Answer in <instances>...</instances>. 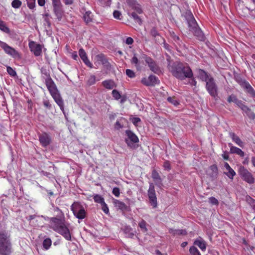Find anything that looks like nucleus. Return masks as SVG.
Instances as JSON below:
<instances>
[{
	"label": "nucleus",
	"instance_id": "nucleus-1",
	"mask_svg": "<svg viewBox=\"0 0 255 255\" xmlns=\"http://www.w3.org/2000/svg\"><path fill=\"white\" fill-rule=\"evenodd\" d=\"M168 67L172 75L179 80H183L193 76L192 71L187 63L176 62L172 65L169 64Z\"/></svg>",
	"mask_w": 255,
	"mask_h": 255
},
{
	"label": "nucleus",
	"instance_id": "nucleus-2",
	"mask_svg": "<svg viewBox=\"0 0 255 255\" xmlns=\"http://www.w3.org/2000/svg\"><path fill=\"white\" fill-rule=\"evenodd\" d=\"M55 210L60 211L61 215L64 217V214L58 207L56 208ZM49 222L50 228L61 235L67 241H71V234L68 228L65 224L64 217L63 219L51 217L49 219Z\"/></svg>",
	"mask_w": 255,
	"mask_h": 255
},
{
	"label": "nucleus",
	"instance_id": "nucleus-3",
	"mask_svg": "<svg viewBox=\"0 0 255 255\" xmlns=\"http://www.w3.org/2000/svg\"><path fill=\"white\" fill-rule=\"evenodd\" d=\"M186 21L189 30L191 31L198 39L201 41L205 39L204 35L198 26L192 12L190 10L186 11L182 15Z\"/></svg>",
	"mask_w": 255,
	"mask_h": 255
},
{
	"label": "nucleus",
	"instance_id": "nucleus-4",
	"mask_svg": "<svg viewBox=\"0 0 255 255\" xmlns=\"http://www.w3.org/2000/svg\"><path fill=\"white\" fill-rule=\"evenodd\" d=\"M46 86L51 96L54 100L56 104L59 106L60 109L64 111V105L62 98L57 88V87L50 75H47V78L45 80Z\"/></svg>",
	"mask_w": 255,
	"mask_h": 255
},
{
	"label": "nucleus",
	"instance_id": "nucleus-5",
	"mask_svg": "<svg viewBox=\"0 0 255 255\" xmlns=\"http://www.w3.org/2000/svg\"><path fill=\"white\" fill-rule=\"evenodd\" d=\"M12 252L10 235L5 230L0 231V254L9 255Z\"/></svg>",
	"mask_w": 255,
	"mask_h": 255
},
{
	"label": "nucleus",
	"instance_id": "nucleus-6",
	"mask_svg": "<svg viewBox=\"0 0 255 255\" xmlns=\"http://www.w3.org/2000/svg\"><path fill=\"white\" fill-rule=\"evenodd\" d=\"M235 80L247 94L251 97L255 98V90L249 82L239 75L235 76Z\"/></svg>",
	"mask_w": 255,
	"mask_h": 255
},
{
	"label": "nucleus",
	"instance_id": "nucleus-7",
	"mask_svg": "<svg viewBox=\"0 0 255 255\" xmlns=\"http://www.w3.org/2000/svg\"><path fill=\"white\" fill-rule=\"evenodd\" d=\"M71 210L74 215L79 219H83L86 217L85 209L80 203L74 202L71 206Z\"/></svg>",
	"mask_w": 255,
	"mask_h": 255
},
{
	"label": "nucleus",
	"instance_id": "nucleus-8",
	"mask_svg": "<svg viewBox=\"0 0 255 255\" xmlns=\"http://www.w3.org/2000/svg\"><path fill=\"white\" fill-rule=\"evenodd\" d=\"M206 89L211 96L214 98L217 97L218 86L213 77L206 82Z\"/></svg>",
	"mask_w": 255,
	"mask_h": 255
},
{
	"label": "nucleus",
	"instance_id": "nucleus-9",
	"mask_svg": "<svg viewBox=\"0 0 255 255\" xmlns=\"http://www.w3.org/2000/svg\"><path fill=\"white\" fill-rule=\"evenodd\" d=\"M0 47L4 52L14 58H20V54L13 47L9 46L7 43L0 40Z\"/></svg>",
	"mask_w": 255,
	"mask_h": 255
},
{
	"label": "nucleus",
	"instance_id": "nucleus-10",
	"mask_svg": "<svg viewBox=\"0 0 255 255\" xmlns=\"http://www.w3.org/2000/svg\"><path fill=\"white\" fill-rule=\"evenodd\" d=\"M52 3L54 12L56 17L60 20L62 17L63 13L60 0H52Z\"/></svg>",
	"mask_w": 255,
	"mask_h": 255
},
{
	"label": "nucleus",
	"instance_id": "nucleus-11",
	"mask_svg": "<svg viewBox=\"0 0 255 255\" xmlns=\"http://www.w3.org/2000/svg\"><path fill=\"white\" fill-rule=\"evenodd\" d=\"M143 58L144 59L146 63L148 65L150 70L155 73H158V72L159 71V67L154 60L146 55H143Z\"/></svg>",
	"mask_w": 255,
	"mask_h": 255
},
{
	"label": "nucleus",
	"instance_id": "nucleus-12",
	"mask_svg": "<svg viewBox=\"0 0 255 255\" xmlns=\"http://www.w3.org/2000/svg\"><path fill=\"white\" fill-rule=\"evenodd\" d=\"M148 196L149 202L153 208L157 207V198L153 185H150L148 190Z\"/></svg>",
	"mask_w": 255,
	"mask_h": 255
},
{
	"label": "nucleus",
	"instance_id": "nucleus-13",
	"mask_svg": "<svg viewBox=\"0 0 255 255\" xmlns=\"http://www.w3.org/2000/svg\"><path fill=\"white\" fill-rule=\"evenodd\" d=\"M158 78L154 75H150L148 77L141 79V83L146 86H154L157 83Z\"/></svg>",
	"mask_w": 255,
	"mask_h": 255
},
{
	"label": "nucleus",
	"instance_id": "nucleus-14",
	"mask_svg": "<svg viewBox=\"0 0 255 255\" xmlns=\"http://www.w3.org/2000/svg\"><path fill=\"white\" fill-rule=\"evenodd\" d=\"M39 140L43 147H46L51 142V137L47 133L44 132L39 135Z\"/></svg>",
	"mask_w": 255,
	"mask_h": 255
},
{
	"label": "nucleus",
	"instance_id": "nucleus-15",
	"mask_svg": "<svg viewBox=\"0 0 255 255\" xmlns=\"http://www.w3.org/2000/svg\"><path fill=\"white\" fill-rule=\"evenodd\" d=\"M128 6L131 9L134 10L137 13L140 14L142 13V10L140 4L137 3L136 0H126Z\"/></svg>",
	"mask_w": 255,
	"mask_h": 255
},
{
	"label": "nucleus",
	"instance_id": "nucleus-16",
	"mask_svg": "<svg viewBox=\"0 0 255 255\" xmlns=\"http://www.w3.org/2000/svg\"><path fill=\"white\" fill-rule=\"evenodd\" d=\"M29 46L31 51L33 53L35 56H38L41 55L42 49L40 44H36L34 42L32 41L29 42Z\"/></svg>",
	"mask_w": 255,
	"mask_h": 255
},
{
	"label": "nucleus",
	"instance_id": "nucleus-17",
	"mask_svg": "<svg viewBox=\"0 0 255 255\" xmlns=\"http://www.w3.org/2000/svg\"><path fill=\"white\" fill-rule=\"evenodd\" d=\"M79 55L86 65L91 68H92L93 65L88 59L87 54L84 49L80 48L79 50Z\"/></svg>",
	"mask_w": 255,
	"mask_h": 255
},
{
	"label": "nucleus",
	"instance_id": "nucleus-18",
	"mask_svg": "<svg viewBox=\"0 0 255 255\" xmlns=\"http://www.w3.org/2000/svg\"><path fill=\"white\" fill-rule=\"evenodd\" d=\"M126 132L127 135L128 137V138L126 139V142L127 143L128 145H130V144L128 142V140H129L132 143L138 142V138L133 132H132L131 130H126Z\"/></svg>",
	"mask_w": 255,
	"mask_h": 255
},
{
	"label": "nucleus",
	"instance_id": "nucleus-19",
	"mask_svg": "<svg viewBox=\"0 0 255 255\" xmlns=\"http://www.w3.org/2000/svg\"><path fill=\"white\" fill-rule=\"evenodd\" d=\"M194 245L197 246L202 251H205L206 250V242L201 237H199L194 241Z\"/></svg>",
	"mask_w": 255,
	"mask_h": 255
},
{
	"label": "nucleus",
	"instance_id": "nucleus-20",
	"mask_svg": "<svg viewBox=\"0 0 255 255\" xmlns=\"http://www.w3.org/2000/svg\"><path fill=\"white\" fill-rule=\"evenodd\" d=\"M198 77L202 81L207 82L210 78H212V77L208 75L207 72L202 69H199L198 70Z\"/></svg>",
	"mask_w": 255,
	"mask_h": 255
},
{
	"label": "nucleus",
	"instance_id": "nucleus-21",
	"mask_svg": "<svg viewBox=\"0 0 255 255\" xmlns=\"http://www.w3.org/2000/svg\"><path fill=\"white\" fill-rule=\"evenodd\" d=\"M96 58L97 61L101 62L102 65L105 67L108 68L111 66L110 63L108 62V60L105 58V56L103 54H98L96 56Z\"/></svg>",
	"mask_w": 255,
	"mask_h": 255
},
{
	"label": "nucleus",
	"instance_id": "nucleus-22",
	"mask_svg": "<svg viewBox=\"0 0 255 255\" xmlns=\"http://www.w3.org/2000/svg\"><path fill=\"white\" fill-rule=\"evenodd\" d=\"M102 84L104 88L108 90H112L116 87L115 82L112 80H104Z\"/></svg>",
	"mask_w": 255,
	"mask_h": 255
},
{
	"label": "nucleus",
	"instance_id": "nucleus-23",
	"mask_svg": "<svg viewBox=\"0 0 255 255\" xmlns=\"http://www.w3.org/2000/svg\"><path fill=\"white\" fill-rule=\"evenodd\" d=\"M113 203L115 207L122 211H126L128 209V206L125 203L117 199H113Z\"/></svg>",
	"mask_w": 255,
	"mask_h": 255
},
{
	"label": "nucleus",
	"instance_id": "nucleus-24",
	"mask_svg": "<svg viewBox=\"0 0 255 255\" xmlns=\"http://www.w3.org/2000/svg\"><path fill=\"white\" fill-rule=\"evenodd\" d=\"M230 136L232 138L233 141L239 146L242 147L244 146L243 142L241 140L238 136L235 134V133L230 132Z\"/></svg>",
	"mask_w": 255,
	"mask_h": 255
},
{
	"label": "nucleus",
	"instance_id": "nucleus-25",
	"mask_svg": "<svg viewBox=\"0 0 255 255\" xmlns=\"http://www.w3.org/2000/svg\"><path fill=\"white\" fill-rule=\"evenodd\" d=\"M230 152L232 153H236L240 155L241 157H244L245 155L244 151H243L240 148L234 146H231Z\"/></svg>",
	"mask_w": 255,
	"mask_h": 255
},
{
	"label": "nucleus",
	"instance_id": "nucleus-26",
	"mask_svg": "<svg viewBox=\"0 0 255 255\" xmlns=\"http://www.w3.org/2000/svg\"><path fill=\"white\" fill-rule=\"evenodd\" d=\"M170 234H172L174 236L176 235H186L187 232L184 230H180V229H169Z\"/></svg>",
	"mask_w": 255,
	"mask_h": 255
},
{
	"label": "nucleus",
	"instance_id": "nucleus-27",
	"mask_svg": "<svg viewBox=\"0 0 255 255\" xmlns=\"http://www.w3.org/2000/svg\"><path fill=\"white\" fill-rule=\"evenodd\" d=\"M83 18L86 23H88L92 21L93 14L90 11H86L83 16Z\"/></svg>",
	"mask_w": 255,
	"mask_h": 255
},
{
	"label": "nucleus",
	"instance_id": "nucleus-28",
	"mask_svg": "<svg viewBox=\"0 0 255 255\" xmlns=\"http://www.w3.org/2000/svg\"><path fill=\"white\" fill-rule=\"evenodd\" d=\"M242 178L244 181L249 184H253L255 182V179L253 177L252 174L250 172L247 173V174L245 175V176Z\"/></svg>",
	"mask_w": 255,
	"mask_h": 255
},
{
	"label": "nucleus",
	"instance_id": "nucleus-29",
	"mask_svg": "<svg viewBox=\"0 0 255 255\" xmlns=\"http://www.w3.org/2000/svg\"><path fill=\"white\" fill-rule=\"evenodd\" d=\"M126 121V119L122 117L119 120L117 121L115 124V128L117 130H119L124 127V122Z\"/></svg>",
	"mask_w": 255,
	"mask_h": 255
},
{
	"label": "nucleus",
	"instance_id": "nucleus-30",
	"mask_svg": "<svg viewBox=\"0 0 255 255\" xmlns=\"http://www.w3.org/2000/svg\"><path fill=\"white\" fill-rule=\"evenodd\" d=\"M52 245L51 240L48 238L44 240L42 243V246L44 250H48L49 249Z\"/></svg>",
	"mask_w": 255,
	"mask_h": 255
},
{
	"label": "nucleus",
	"instance_id": "nucleus-31",
	"mask_svg": "<svg viewBox=\"0 0 255 255\" xmlns=\"http://www.w3.org/2000/svg\"><path fill=\"white\" fill-rule=\"evenodd\" d=\"M243 112L246 113L250 119L252 120L255 119V114L249 108L247 107V109H245Z\"/></svg>",
	"mask_w": 255,
	"mask_h": 255
},
{
	"label": "nucleus",
	"instance_id": "nucleus-32",
	"mask_svg": "<svg viewBox=\"0 0 255 255\" xmlns=\"http://www.w3.org/2000/svg\"><path fill=\"white\" fill-rule=\"evenodd\" d=\"M0 29L6 33H9L10 30L9 28L6 26L5 22L0 19Z\"/></svg>",
	"mask_w": 255,
	"mask_h": 255
},
{
	"label": "nucleus",
	"instance_id": "nucleus-33",
	"mask_svg": "<svg viewBox=\"0 0 255 255\" xmlns=\"http://www.w3.org/2000/svg\"><path fill=\"white\" fill-rule=\"evenodd\" d=\"M246 201L254 211H255V200L248 196L246 197Z\"/></svg>",
	"mask_w": 255,
	"mask_h": 255
},
{
	"label": "nucleus",
	"instance_id": "nucleus-34",
	"mask_svg": "<svg viewBox=\"0 0 255 255\" xmlns=\"http://www.w3.org/2000/svg\"><path fill=\"white\" fill-rule=\"evenodd\" d=\"M96 80L95 76L91 75L88 77L86 82L87 84L90 86L94 85L96 83Z\"/></svg>",
	"mask_w": 255,
	"mask_h": 255
},
{
	"label": "nucleus",
	"instance_id": "nucleus-35",
	"mask_svg": "<svg viewBox=\"0 0 255 255\" xmlns=\"http://www.w3.org/2000/svg\"><path fill=\"white\" fill-rule=\"evenodd\" d=\"M138 226L143 232L145 233L147 231V229L146 228L147 223L144 220H141V221L138 223Z\"/></svg>",
	"mask_w": 255,
	"mask_h": 255
},
{
	"label": "nucleus",
	"instance_id": "nucleus-36",
	"mask_svg": "<svg viewBox=\"0 0 255 255\" xmlns=\"http://www.w3.org/2000/svg\"><path fill=\"white\" fill-rule=\"evenodd\" d=\"M93 199L96 203L102 204L105 202L104 198L99 194H96L93 197Z\"/></svg>",
	"mask_w": 255,
	"mask_h": 255
},
{
	"label": "nucleus",
	"instance_id": "nucleus-37",
	"mask_svg": "<svg viewBox=\"0 0 255 255\" xmlns=\"http://www.w3.org/2000/svg\"><path fill=\"white\" fill-rule=\"evenodd\" d=\"M224 173L230 178L233 179L234 177L236 175L235 171L232 168L227 170V172H225Z\"/></svg>",
	"mask_w": 255,
	"mask_h": 255
},
{
	"label": "nucleus",
	"instance_id": "nucleus-38",
	"mask_svg": "<svg viewBox=\"0 0 255 255\" xmlns=\"http://www.w3.org/2000/svg\"><path fill=\"white\" fill-rule=\"evenodd\" d=\"M189 252L191 255H201L199 250L195 246L190 247Z\"/></svg>",
	"mask_w": 255,
	"mask_h": 255
},
{
	"label": "nucleus",
	"instance_id": "nucleus-39",
	"mask_svg": "<svg viewBox=\"0 0 255 255\" xmlns=\"http://www.w3.org/2000/svg\"><path fill=\"white\" fill-rule=\"evenodd\" d=\"M249 171L246 169L244 166H241L239 169V173L241 177L243 178L245 176V175L247 174Z\"/></svg>",
	"mask_w": 255,
	"mask_h": 255
},
{
	"label": "nucleus",
	"instance_id": "nucleus-40",
	"mask_svg": "<svg viewBox=\"0 0 255 255\" xmlns=\"http://www.w3.org/2000/svg\"><path fill=\"white\" fill-rule=\"evenodd\" d=\"M22 5V2L20 0H13L11 2V6L14 8H18Z\"/></svg>",
	"mask_w": 255,
	"mask_h": 255
},
{
	"label": "nucleus",
	"instance_id": "nucleus-41",
	"mask_svg": "<svg viewBox=\"0 0 255 255\" xmlns=\"http://www.w3.org/2000/svg\"><path fill=\"white\" fill-rule=\"evenodd\" d=\"M131 15L136 22L138 23L139 25L142 23L141 18L134 11L132 12Z\"/></svg>",
	"mask_w": 255,
	"mask_h": 255
},
{
	"label": "nucleus",
	"instance_id": "nucleus-42",
	"mask_svg": "<svg viewBox=\"0 0 255 255\" xmlns=\"http://www.w3.org/2000/svg\"><path fill=\"white\" fill-rule=\"evenodd\" d=\"M235 104L238 107L241 108L243 111H244L245 109H247V107H248L241 100H239L238 99H237Z\"/></svg>",
	"mask_w": 255,
	"mask_h": 255
},
{
	"label": "nucleus",
	"instance_id": "nucleus-43",
	"mask_svg": "<svg viewBox=\"0 0 255 255\" xmlns=\"http://www.w3.org/2000/svg\"><path fill=\"white\" fill-rule=\"evenodd\" d=\"M150 34L153 37V38L155 39V37L159 35L157 28L155 27H152L150 29Z\"/></svg>",
	"mask_w": 255,
	"mask_h": 255
},
{
	"label": "nucleus",
	"instance_id": "nucleus-44",
	"mask_svg": "<svg viewBox=\"0 0 255 255\" xmlns=\"http://www.w3.org/2000/svg\"><path fill=\"white\" fill-rule=\"evenodd\" d=\"M167 100L169 103H171L175 106H177L179 104V102L174 97H169L167 98Z\"/></svg>",
	"mask_w": 255,
	"mask_h": 255
},
{
	"label": "nucleus",
	"instance_id": "nucleus-45",
	"mask_svg": "<svg viewBox=\"0 0 255 255\" xmlns=\"http://www.w3.org/2000/svg\"><path fill=\"white\" fill-rule=\"evenodd\" d=\"M6 71L8 74L12 77H15L16 76V71L10 66H8L6 68Z\"/></svg>",
	"mask_w": 255,
	"mask_h": 255
},
{
	"label": "nucleus",
	"instance_id": "nucleus-46",
	"mask_svg": "<svg viewBox=\"0 0 255 255\" xmlns=\"http://www.w3.org/2000/svg\"><path fill=\"white\" fill-rule=\"evenodd\" d=\"M112 94L113 97L117 100H119L121 98V95L120 92L117 90H113Z\"/></svg>",
	"mask_w": 255,
	"mask_h": 255
},
{
	"label": "nucleus",
	"instance_id": "nucleus-47",
	"mask_svg": "<svg viewBox=\"0 0 255 255\" xmlns=\"http://www.w3.org/2000/svg\"><path fill=\"white\" fill-rule=\"evenodd\" d=\"M101 209H102V211L106 214H109V209L107 204L105 203V202H104L102 204H101Z\"/></svg>",
	"mask_w": 255,
	"mask_h": 255
},
{
	"label": "nucleus",
	"instance_id": "nucleus-48",
	"mask_svg": "<svg viewBox=\"0 0 255 255\" xmlns=\"http://www.w3.org/2000/svg\"><path fill=\"white\" fill-rule=\"evenodd\" d=\"M27 6L29 9H33L35 6V0H27Z\"/></svg>",
	"mask_w": 255,
	"mask_h": 255
},
{
	"label": "nucleus",
	"instance_id": "nucleus-49",
	"mask_svg": "<svg viewBox=\"0 0 255 255\" xmlns=\"http://www.w3.org/2000/svg\"><path fill=\"white\" fill-rule=\"evenodd\" d=\"M209 202L210 204L214 205H218V200L214 197H211L209 198Z\"/></svg>",
	"mask_w": 255,
	"mask_h": 255
},
{
	"label": "nucleus",
	"instance_id": "nucleus-50",
	"mask_svg": "<svg viewBox=\"0 0 255 255\" xmlns=\"http://www.w3.org/2000/svg\"><path fill=\"white\" fill-rule=\"evenodd\" d=\"M126 73L127 75L129 78H132L135 77V73L130 69H127Z\"/></svg>",
	"mask_w": 255,
	"mask_h": 255
},
{
	"label": "nucleus",
	"instance_id": "nucleus-51",
	"mask_svg": "<svg viewBox=\"0 0 255 255\" xmlns=\"http://www.w3.org/2000/svg\"><path fill=\"white\" fill-rule=\"evenodd\" d=\"M237 99H237L236 96H235L234 94H232V95H230L228 98L227 101L229 103L233 102V103H235L236 102Z\"/></svg>",
	"mask_w": 255,
	"mask_h": 255
},
{
	"label": "nucleus",
	"instance_id": "nucleus-52",
	"mask_svg": "<svg viewBox=\"0 0 255 255\" xmlns=\"http://www.w3.org/2000/svg\"><path fill=\"white\" fill-rule=\"evenodd\" d=\"M172 37L175 42H176L179 45L181 46L182 45H183V42L180 40L178 36L174 34Z\"/></svg>",
	"mask_w": 255,
	"mask_h": 255
},
{
	"label": "nucleus",
	"instance_id": "nucleus-53",
	"mask_svg": "<svg viewBox=\"0 0 255 255\" xmlns=\"http://www.w3.org/2000/svg\"><path fill=\"white\" fill-rule=\"evenodd\" d=\"M112 193L117 197H119L120 195V190L118 187H114L112 190Z\"/></svg>",
	"mask_w": 255,
	"mask_h": 255
},
{
	"label": "nucleus",
	"instance_id": "nucleus-54",
	"mask_svg": "<svg viewBox=\"0 0 255 255\" xmlns=\"http://www.w3.org/2000/svg\"><path fill=\"white\" fill-rule=\"evenodd\" d=\"M210 169L213 172V175L212 176H216L217 174L218 171V168L217 166L216 165H211L210 167Z\"/></svg>",
	"mask_w": 255,
	"mask_h": 255
},
{
	"label": "nucleus",
	"instance_id": "nucleus-55",
	"mask_svg": "<svg viewBox=\"0 0 255 255\" xmlns=\"http://www.w3.org/2000/svg\"><path fill=\"white\" fill-rule=\"evenodd\" d=\"M113 15L114 18L118 19H121V16H122V14L119 11L115 10L113 12Z\"/></svg>",
	"mask_w": 255,
	"mask_h": 255
},
{
	"label": "nucleus",
	"instance_id": "nucleus-56",
	"mask_svg": "<svg viewBox=\"0 0 255 255\" xmlns=\"http://www.w3.org/2000/svg\"><path fill=\"white\" fill-rule=\"evenodd\" d=\"M131 63L132 64H135L136 66H137L138 63V59L137 57L136 56V54H134V56L132 58L131 60Z\"/></svg>",
	"mask_w": 255,
	"mask_h": 255
},
{
	"label": "nucleus",
	"instance_id": "nucleus-57",
	"mask_svg": "<svg viewBox=\"0 0 255 255\" xmlns=\"http://www.w3.org/2000/svg\"><path fill=\"white\" fill-rule=\"evenodd\" d=\"M43 105L45 108H46L48 109H50L51 108V105L50 104V103L48 100L44 101H43Z\"/></svg>",
	"mask_w": 255,
	"mask_h": 255
},
{
	"label": "nucleus",
	"instance_id": "nucleus-58",
	"mask_svg": "<svg viewBox=\"0 0 255 255\" xmlns=\"http://www.w3.org/2000/svg\"><path fill=\"white\" fill-rule=\"evenodd\" d=\"M190 79H191L189 82V84L191 85V86H196V84H197V82L195 80V78H193V76L192 77V78H190Z\"/></svg>",
	"mask_w": 255,
	"mask_h": 255
},
{
	"label": "nucleus",
	"instance_id": "nucleus-59",
	"mask_svg": "<svg viewBox=\"0 0 255 255\" xmlns=\"http://www.w3.org/2000/svg\"><path fill=\"white\" fill-rule=\"evenodd\" d=\"M126 43L127 44L131 45L133 43V39L131 37H128L126 39Z\"/></svg>",
	"mask_w": 255,
	"mask_h": 255
},
{
	"label": "nucleus",
	"instance_id": "nucleus-60",
	"mask_svg": "<svg viewBox=\"0 0 255 255\" xmlns=\"http://www.w3.org/2000/svg\"><path fill=\"white\" fill-rule=\"evenodd\" d=\"M71 56H72V58L75 60H77V59L78 58V55H77L76 51H74L73 52H72Z\"/></svg>",
	"mask_w": 255,
	"mask_h": 255
},
{
	"label": "nucleus",
	"instance_id": "nucleus-61",
	"mask_svg": "<svg viewBox=\"0 0 255 255\" xmlns=\"http://www.w3.org/2000/svg\"><path fill=\"white\" fill-rule=\"evenodd\" d=\"M140 122V119L139 118H134L132 120V123L136 125Z\"/></svg>",
	"mask_w": 255,
	"mask_h": 255
},
{
	"label": "nucleus",
	"instance_id": "nucleus-62",
	"mask_svg": "<svg viewBox=\"0 0 255 255\" xmlns=\"http://www.w3.org/2000/svg\"><path fill=\"white\" fill-rule=\"evenodd\" d=\"M163 47L168 51H170V46L165 42V40H164V42H163Z\"/></svg>",
	"mask_w": 255,
	"mask_h": 255
},
{
	"label": "nucleus",
	"instance_id": "nucleus-63",
	"mask_svg": "<svg viewBox=\"0 0 255 255\" xmlns=\"http://www.w3.org/2000/svg\"><path fill=\"white\" fill-rule=\"evenodd\" d=\"M38 4L40 6H43L45 4V0H37Z\"/></svg>",
	"mask_w": 255,
	"mask_h": 255
},
{
	"label": "nucleus",
	"instance_id": "nucleus-64",
	"mask_svg": "<svg viewBox=\"0 0 255 255\" xmlns=\"http://www.w3.org/2000/svg\"><path fill=\"white\" fill-rule=\"evenodd\" d=\"M223 158L225 160H228L229 158V156L228 153L226 152H224V153L222 155Z\"/></svg>",
	"mask_w": 255,
	"mask_h": 255
}]
</instances>
